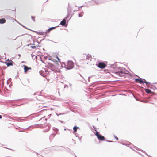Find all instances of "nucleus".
<instances>
[{
  "instance_id": "obj_16",
  "label": "nucleus",
  "mask_w": 157,
  "mask_h": 157,
  "mask_svg": "<svg viewBox=\"0 0 157 157\" xmlns=\"http://www.w3.org/2000/svg\"><path fill=\"white\" fill-rule=\"evenodd\" d=\"M27 118H28V117H22V118H19V121H21V122L24 121H25L27 119H27Z\"/></svg>"
},
{
  "instance_id": "obj_37",
  "label": "nucleus",
  "mask_w": 157,
  "mask_h": 157,
  "mask_svg": "<svg viewBox=\"0 0 157 157\" xmlns=\"http://www.w3.org/2000/svg\"><path fill=\"white\" fill-rule=\"evenodd\" d=\"M121 144H122V145H126V146H128V145H129V144H128L124 143H121Z\"/></svg>"
},
{
  "instance_id": "obj_59",
  "label": "nucleus",
  "mask_w": 157,
  "mask_h": 157,
  "mask_svg": "<svg viewBox=\"0 0 157 157\" xmlns=\"http://www.w3.org/2000/svg\"><path fill=\"white\" fill-rule=\"evenodd\" d=\"M48 60L52 61V59L51 58H50L48 59Z\"/></svg>"
},
{
  "instance_id": "obj_24",
  "label": "nucleus",
  "mask_w": 157,
  "mask_h": 157,
  "mask_svg": "<svg viewBox=\"0 0 157 157\" xmlns=\"http://www.w3.org/2000/svg\"><path fill=\"white\" fill-rule=\"evenodd\" d=\"M67 11H68V8H67ZM70 16V13H69L68 11H67V14L66 16V17L64 18V19H65V20H66L68 17H69Z\"/></svg>"
},
{
  "instance_id": "obj_33",
  "label": "nucleus",
  "mask_w": 157,
  "mask_h": 157,
  "mask_svg": "<svg viewBox=\"0 0 157 157\" xmlns=\"http://www.w3.org/2000/svg\"><path fill=\"white\" fill-rule=\"evenodd\" d=\"M31 56L32 57V58L34 60L35 58H34V55L33 54H31Z\"/></svg>"
},
{
  "instance_id": "obj_39",
  "label": "nucleus",
  "mask_w": 157,
  "mask_h": 157,
  "mask_svg": "<svg viewBox=\"0 0 157 157\" xmlns=\"http://www.w3.org/2000/svg\"><path fill=\"white\" fill-rule=\"evenodd\" d=\"M85 6H85V5H82V6L78 7V8L79 10H80V9H79L80 8H81L83 7H85Z\"/></svg>"
},
{
  "instance_id": "obj_1",
  "label": "nucleus",
  "mask_w": 157,
  "mask_h": 157,
  "mask_svg": "<svg viewBox=\"0 0 157 157\" xmlns=\"http://www.w3.org/2000/svg\"><path fill=\"white\" fill-rule=\"evenodd\" d=\"M125 68L118 67L113 71L114 73L120 77H125L126 73L125 72Z\"/></svg>"
},
{
  "instance_id": "obj_43",
  "label": "nucleus",
  "mask_w": 157,
  "mask_h": 157,
  "mask_svg": "<svg viewBox=\"0 0 157 157\" xmlns=\"http://www.w3.org/2000/svg\"><path fill=\"white\" fill-rule=\"evenodd\" d=\"M73 15V14H72L71 15V17H70V18L69 19H68V20H67V23H68V22L69 21V20H70V18L72 17V16Z\"/></svg>"
},
{
  "instance_id": "obj_5",
  "label": "nucleus",
  "mask_w": 157,
  "mask_h": 157,
  "mask_svg": "<svg viewBox=\"0 0 157 157\" xmlns=\"http://www.w3.org/2000/svg\"><path fill=\"white\" fill-rule=\"evenodd\" d=\"M14 63V62L12 60H9L8 59L5 61V64L7 65V67L13 66Z\"/></svg>"
},
{
  "instance_id": "obj_11",
  "label": "nucleus",
  "mask_w": 157,
  "mask_h": 157,
  "mask_svg": "<svg viewBox=\"0 0 157 157\" xmlns=\"http://www.w3.org/2000/svg\"><path fill=\"white\" fill-rule=\"evenodd\" d=\"M32 31H33L34 32H36L38 35H44V33H47V32H46V31H45V32H42V31L38 32L37 31H33V30Z\"/></svg>"
},
{
  "instance_id": "obj_3",
  "label": "nucleus",
  "mask_w": 157,
  "mask_h": 157,
  "mask_svg": "<svg viewBox=\"0 0 157 157\" xmlns=\"http://www.w3.org/2000/svg\"><path fill=\"white\" fill-rule=\"evenodd\" d=\"M74 63L71 60H68L67 62V66L68 67L67 70H69L73 68L74 67Z\"/></svg>"
},
{
  "instance_id": "obj_23",
  "label": "nucleus",
  "mask_w": 157,
  "mask_h": 157,
  "mask_svg": "<svg viewBox=\"0 0 157 157\" xmlns=\"http://www.w3.org/2000/svg\"><path fill=\"white\" fill-rule=\"evenodd\" d=\"M145 91L147 93H149L151 92V90L149 89H145Z\"/></svg>"
},
{
  "instance_id": "obj_12",
  "label": "nucleus",
  "mask_w": 157,
  "mask_h": 157,
  "mask_svg": "<svg viewBox=\"0 0 157 157\" xmlns=\"http://www.w3.org/2000/svg\"><path fill=\"white\" fill-rule=\"evenodd\" d=\"M53 149L57 151L61 150L62 149L60 148L63 147V146H53Z\"/></svg>"
},
{
  "instance_id": "obj_20",
  "label": "nucleus",
  "mask_w": 157,
  "mask_h": 157,
  "mask_svg": "<svg viewBox=\"0 0 157 157\" xmlns=\"http://www.w3.org/2000/svg\"><path fill=\"white\" fill-rule=\"evenodd\" d=\"M19 24L21 26H22L23 28H25V29H27L29 30H31V31H32V30H31L30 29H29L28 28H27L25 26L23 25L22 24H21V23H19Z\"/></svg>"
},
{
  "instance_id": "obj_41",
  "label": "nucleus",
  "mask_w": 157,
  "mask_h": 157,
  "mask_svg": "<svg viewBox=\"0 0 157 157\" xmlns=\"http://www.w3.org/2000/svg\"><path fill=\"white\" fill-rule=\"evenodd\" d=\"M64 65V66L63 67V68H65L67 69V68H68L67 66L65 64Z\"/></svg>"
},
{
  "instance_id": "obj_27",
  "label": "nucleus",
  "mask_w": 157,
  "mask_h": 157,
  "mask_svg": "<svg viewBox=\"0 0 157 157\" xmlns=\"http://www.w3.org/2000/svg\"><path fill=\"white\" fill-rule=\"evenodd\" d=\"M141 151L144 153L148 157H151V156L150 155H148L146 152H145V151H143V150H141Z\"/></svg>"
},
{
  "instance_id": "obj_47",
  "label": "nucleus",
  "mask_w": 157,
  "mask_h": 157,
  "mask_svg": "<svg viewBox=\"0 0 157 157\" xmlns=\"http://www.w3.org/2000/svg\"><path fill=\"white\" fill-rule=\"evenodd\" d=\"M78 16L79 17H82L83 15H81L80 14H78Z\"/></svg>"
},
{
  "instance_id": "obj_45",
  "label": "nucleus",
  "mask_w": 157,
  "mask_h": 157,
  "mask_svg": "<svg viewBox=\"0 0 157 157\" xmlns=\"http://www.w3.org/2000/svg\"><path fill=\"white\" fill-rule=\"evenodd\" d=\"M82 136H81V137H79V136H78V139H79V141L81 142H82V141H81V138L82 137Z\"/></svg>"
},
{
  "instance_id": "obj_42",
  "label": "nucleus",
  "mask_w": 157,
  "mask_h": 157,
  "mask_svg": "<svg viewBox=\"0 0 157 157\" xmlns=\"http://www.w3.org/2000/svg\"><path fill=\"white\" fill-rule=\"evenodd\" d=\"M56 115L59 116L60 115H62V114H63V113H56Z\"/></svg>"
},
{
  "instance_id": "obj_60",
  "label": "nucleus",
  "mask_w": 157,
  "mask_h": 157,
  "mask_svg": "<svg viewBox=\"0 0 157 157\" xmlns=\"http://www.w3.org/2000/svg\"><path fill=\"white\" fill-rule=\"evenodd\" d=\"M136 150H140V149L138 148L137 147H136Z\"/></svg>"
},
{
  "instance_id": "obj_21",
  "label": "nucleus",
  "mask_w": 157,
  "mask_h": 157,
  "mask_svg": "<svg viewBox=\"0 0 157 157\" xmlns=\"http://www.w3.org/2000/svg\"><path fill=\"white\" fill-rule=\"evenodd\" d=\"M24 104V103H22V104H20L19 105H18L16 103H14V104H13L12 105V106H21V105H23Z\"/></svg>"
},
{
  "instance_id": "obj_49",
  "label": "nucleus",
  "mask_w": 157,
  "mask_h": 157,
  "mask_svg": "<svg viewBox=\"0 0 157 157\" xmlns=\"http://www.w3.org/2000/svg\"><path fill=\"white\" fill-rule=\"evenodd\" d=\"M4 148L9 149V150H11L12 151H14V150H13V149H11V148H8L6 147H4Z\"/></svg>"
},
{
  "instance_id": "obj_18",
  "label": "nucleus",
  "mask_w": 157,
  "mask_h": 157,
  "mask_svg": "<svg viewBox=\"0 0 157 157\" xmlns=\"http://www.w3.org/2000/svg\"><path fill=\"white\" fill-rule=\"evenodd\" d=\"M78 128H79V127L77 126H75L73 128L74 131L76 132Z\"/></svg>"
},
{
  "instance_id": "obj_9",
  "label": "nucleus",
  "mask_w": 157,
  "mask_h": 157,
  "mask_svg": "<svg viewBox=\"0 0 157 157\" xmlns=\"http://www.w3.org/2000/svg\"><path fill=\"white\" fill-rule=\"evenodd\" d=\"M59 26V25H58L55 27H50L48 28L47 30H46V32H47V33H49L51 31L55 29L56 27H58Z\"/></svg>"
},
{
  "instance_id": "obj_46",
  "label": "nucleus",
  "mask_w": 157,
  "mask_h": 157,
  "mask_svg": "<svg viewBox=\"0 0 157 157\" xmlns=\"http://www.w3.org/2000/svg\"><path fill=\"white\" fill-rule=\"evenodd\" d=\"M106 141L107 142H113L112 141H111V140H106Z\"/></svg>"
},
{
  "instance_id": "obj_38",
  "label": "nucleus",
  "mask_w": 157,
  "mask_h": 157,
  "mask_svg": "<svg viewBox=\"0 0 157 157\" xmlns=\"http://www.w3.org/2000/svg\"><path fill=\"white\" fill-rule=\"evenodd\" d=\"M114 138L117 140H118V138L116 135H114Z\"/></svg>"
},
{
  "instance_id": "obj_19",
  "label": "nucleus",
  "mask_w": 157,
  "mask_h": 157,
  "mask_svg": "<svg viewBox=\"0 0 157 157\" xmlns=\"http://www.w3.org/2000/svg\"><path fill=\"white\" fill-rule=\"evenodd\" d=\"M53 130L56 132V134H58V131H59L58 129L53 127Z\"/></svg>"
},
{
  "instance_id": "obj_14",
  "label": "nucleus",
  "mask_w": 157,
  "mask_h": 157,
  "mask_svg": "<svg viewBox=\"0 0 157 157\" xmlns=\"http://www.w3.org/2000/svg\"><path fill=\"white\" fill-rule=\"evenodd\" d=\"M6 22V20L4 18L0 19V24H3Z\"/></svg>"
},
{
  "instance_id": "obj_40",
  "label": "nucleus",
  "mask_w": 157,
  "mask_h": 157,
  "mask_svg": "<svg viewBox=\"0 0 157 157\" xmlns=\"http://www.w3.org/2000/svg\"><path fill=\"white\" fill-rule=\"evenodd\" d=\"M50 124L49 125H48V127H50ZM50 127H49V129H48V131H46V130H44L43 131V132H47V131H49V129H50Z\"/></svg>"
},
{
  "instance_id": "obj_15",
  "label": "nucleus",
  "mask_w": 157,
  "mask_h": 157,
  "mask_svg": "<svg viewBox=\"0 0 157 157\" xmlns=\"http://www.w3.org/2000/svg\"><path fill=\"white\" fill-rule=\"evenodd\" d=\"M111 67L112 68H113V69H114V70H115L116 68H117V65L116 64H109Z\"/></svg>"
},
{
  "instance_id": "obj_13",
  "label": "nucleus",
  "mask_w": 157,
  "mask_h": 157,
  "mask_svg": "<svg viewBox=\"0 0 157 157\" xmlns=\"http://www.w3.org/2000/svg\"><path fill=\"white\" fill-rule=\"evenodd\" d=\"M92 1H94V3L96 4H98L102 3L101 0H92Z\"/></svg>"
},
{
  "instance_id": "obj_52",
  "label": "nucleus",
  "mask_w": 157,
  "mask_h": 157,
  "mask_svg": "<svg viewBox=\"0 0 157 157\" xmlns=\"http://www.w3.org/2000/svg\"><path fill=\"white\" fill-rule=\"evenodd\" d=\"M89 54L86 56V59H89Z\"/></svg>"
},
{
  "instance_id": "obj_64",
  "label": "nucleus",
  "mask_w": 157,
  "mask_h": 157,
  "mask_svg": "<svg viewBox=\"0 0 157 157\" xmlns=\"http://www.w3.org/2000/svg\"><path fill=\"white\" fill-rule=\"evenodd\" d=\"M61 64H63V65H65V63L64 62H63Z\"/></svg>"
},
{
  "instance_id": "obj_34",
  "label": "nucleus",
  "mask_w": 157,
  "mask_h": 157,
  "mask_svg": "<svg viewBox=\"0 0 157 157\" xmlns=\"http://www.w3.org/2000/svg\"><path fill=\"white\" fill-rule=\"evenodd\" d=\"M31 47L32 49H34L36 48V46H35V45H33L32 46H31Z\"/></svg>"
},
{
  "instance_id": "obj_2",
  "label": "nucleus",
  "mask_w": 157,
  "mask_h": 157,
  "mask_svg": "<svg viewBox=\"0 0 157 157\" xmlns=\"http://www.w3.org/2000/svg\"><path fill=\"white\" fill-rule=\"evenodd\" d=\"M48 63L50 69L52 71L55 72H60V70H58L56 66L52 63L48 62Z\"/></svg>"
},
{
  "instance_id": "obj_29",
  "label": "nucleus",
  "mask_w": 157,
  "mask_h": 157,
  "mask_svg": "<svg viewBox=\"0 0 157 157\" xmlns=\"http://www.w3.org/2000/svg\"><path fill=\"white\" fill-rule=\"evenodd\" d=\"M56 58L58 59V62H60V59H59V57L58 56L56 55Z\"/></svg>"
},
{
  "instance_id": "obj_26",
  "label": "nucleus",
  "mask_w": 157,
  "mask_h": 157,
  "mask_svg": "<svg viewBox=\"0 0 157 157\" xmlns=\"http://www.w3.org/2000/svg\"><path fill=\"white\" fill-rule=\"evenodd\" d=\"M42 57H44V59H47L48 57L47 56H44V55H41L40 57V59L42 58Z\"/></svg>"
},
{
  "instance_id": "obj_54",
  "label": "nucleus",
  "mask_w": 157,
  "mask_h": 157,
  "mask_svg": "<svg viewBox=\"0 0 157 157\" xmlns=\"http://www.w3.org/2000/svg\"><path fill=\"white\" fill-rule=\"evenodd\" d=\"M59 121L61 123H64V122L62 121H61V120H59Z\"/></svg>"
},
{
  "instance_id": "obj_4",
  "label": "nucleus",
  "mask_w": 157,
  "mask_h": 157,
  "mask_svg": "<svg viewBox=\"0 0 157 157\" xmlns=\"http://www.w3.org/2000/svg\"><path fill=\"white\" fill-rule=\"evenodd\" d=\"M96 65L100 68L103 69L106 66L107 64L103 62H98L97 64H96Z\"/></svg>"
},
{
  "instance_id": "obj_50",
  "label": "nucleus",
  "mask_w": 157,
  "mask_h": 157,
  "mask_svg": "<svg viewBox=\"0 0 157 157\" xmlns=\"http://www.w3.org/2000/svg\"><path fill=\"white\" fill-rule=\"evenodd\" d=\"M40 60L41 61V62L42 63H45H45L44 62V61L41 59H40Z\"/></svg>"
},
{
  "instance_id": "obj_10",
  "label": "nucleus",
  "mask_w": 157,
  "mask_h": 157,
  "mask_svg": "<svg viewBox=\"0 0 157 157\" xmlns=\"http://www.w3.org/2000/svg\"><path fill=\"white\" fill-rule=\"evenodd\" d=\"M98 136V137L97 138L99 140L101 141H105L106 140V138L100 134V136Z\"/></svg>"
},
{
  "instance_id": "obj_28",
  "label": "nucleus",
  "mask_w": 157,
  "mask_h": 157,
  "mask_svg": "<svg viewBox=\"0 0 157 157\" xmlns=\"http://www.w3.org/2000/svg\"><path fill=\"white\" fill-rule=\"evenodd\" d=\"M143 79L144 81V83H145L146 84L147 83H148L151 85V83L150 82L147 81L145 79Z\"/></svg>"
},
{
  "instance_id": "obj_51",
  "label": "nucleus",
  "mask_w": 157,
  "mask_h": 157,
  "mask_svg": "<svg viewBox=\"0 0 157 157\" xmlns=\"http://www.w3.org/2000/svg\"><path fill=\"white\" fill-rule=\"evenodd\" d=\"M70 149L69 148H67V152H70Z\"/></svg>"
},
{
  "instance_id": "obj_25",
  "label": "nucleus",
  "mask_w": 157,
  "mask_h": 157,
  "mask_svg": "<svg viewBox=\"0 0 157 157\" xmlns=\"http://www.w3.org/2000/svg\"><path fill=\"white\" fill-rule=\"evenodd\" d=\"M79 80L81 81L82 82L85 83L86 81L85 80V79L84 78H82V79H80Z\"/></svg>"
},
{
  "instance_id": "obj_44",
  "label": "nucleus",
  "mask_w": 157,
  "mask_h": 157,
  "mask_svg": "<svg viewBox=\"0 0 157 157\" xmlns=\"http://www.w3.org/2000/svg\"><path fill=\"white\" fill-rule=\"evenodd\" d=\"M45 67L46 68H48V69H50V67L49 65L48 64V65H46L45 66Z\"/></svg>"
},
{
  "instance_id": "obj_62",
  "label": "nucleus",
  "mask_w": 157,
  "mask_h": 157,
  "mask_svg": "<svg viewBox=\"0 0 157 157\" xmlns=\"http://www.w3.org/2000/svg\"><path fill=\"white\" fill-rule=\"evenodd\" d=\"M63 65L62 64H61V68H63Z\"/></svg>"
},
{
  "instance_id": "obj_22",
  "label": "nucleus",
  "mask_w": 157,
  "mask_h": 157,
  "mask_svg": "<svg viewBox=\"0 0 157 157\" xmlns=\"http://www.w3.org/2000/svg\"><path fill=\"white\" fill-rule=\"evenodd\" d=\"M56 134H51V135H50V136H49V139H52V138H53L55 136H56Z\"/></svg>"
},
{
  "instance_id": "obj_61",
  "label": "nucleus",
  "mask_w": 157,
  "mask_h": 157,
  "mask_svg": "<svg viewBox=\"0 0 157 157\" xmlns=\"http://www.w3.org/2000/svg\"><path fill=\"white\" fill-rule=\"evenodd\" d=\"M152 85H151V86H149V87L150 88H151V89H152Z\"/></svg>"
},
{
  "instance_id": "obj_57",
  "label": "nucleus",
  "mask_w": 157,
  "mask_h": 157,
  "mask_svg": "<svg viewBox=\"0 0 157 157\" xmlns=\"http://www.w3.org/2000/svg\"><path fill=\"white\" fill-rule=\"evenodd\" d=\"M37 56H35V55H34V58H35V59H36L37 58Z\"/></svg>"
},
{
  "instance_id": "obj_53",
  "label": "nucleus",
  "mask_w": 157,
  "mask_h": 157,
  "mask_svg": "<svg viewBox=\"0 0 157 157\" xmlns=\"http://www.w3.org/2000/svg\"><path fill=\"white\" fill-rule=\"evenodd\" d=\"M35 42H36L35 41V42H33V43L32 44V45H35Z\"/></svg>"
},
{
  "instance_id": "obj_63",
  "label": "nucleus",
  "mask_w": 157,
  "mask_h": 157,
  "mask_svg": "<svg viewBox=\"0 0 157 157\" xmlns=\"http://www.w3.org/2000/svg\"><path fill=\"white\" fill-rule=\"evenodd\" d=\"M42 117L41 118H40V121L43 118H44V117Z\"/></svg>"
},
{
  "instance_id": "obj_48",
  "label": "nucleus",
  "mask_w": 157,
  "mask_h": 157,
  "mask_svg": "<svg viewBox=\"0 0 157 157\" xmlns=\"http://www.w3.org/2000/svg\"><path fill=\"white\" fill-rule=\"evenodd\" d=\"M52 61L53 62H54L55 61H56V62H58V61L57 60H56V59H52Z\"/></svg>"
},
{
  "instance_id": "obj_31",
  "label": "nucleus",
  "mask_w": 157,
  "mask_h": 157,
  "mask_svg": "<svg viewBox=\"0 0 157 157\" xmlns=\"http://www.w3.org/2000/svg\"><path fill=\"white\" fill-rule=\"evenodd\" d=\"M35 16H31V18L35 22Z\"/></svg>"
},
{
  "instance_id": "obj_58",
  "label": "nucleus",
  "mask_w": 157,
  "mask_h": 157,
  "mask_svg": "<svg viewBox=\"0 0 157 157\" xmlns=\"http://www.w3.org/2000/svg\"><path fill=\"white\" fill-rule=\"evenodd\" d=\"M32 45V44L30 43V44H28L27 45V46H29L30 45Z\"/></svg>"
},
{
  "instance_id": "obj_55",
  "label": "nucleus",
  "mask_w": 157,
  "mask_h": 157,
  "mask_svg": "<svg viewBox=\"0 0 157 157\" xmlns=\"http://www.w3.org/2000/svg\"><path fill=\"white\" fill-rule=\"evenodd\" d=\"M36 47H40L41 46H40V45H39V44H37V45H36Z\"/></svg>"
},
{
  "instance_id": "obj_6",
  "label": "nucleus",
  "mask_w": 157,
  "mask_h": 157,
  "mask_svg": "<svg viewBox=\"0 0 157 157\" xmlns=\"http://www.w3.org/2000/svg\"><path fill=\"white\" fill-rule=\"evenodd\" d=\"M66 20H65V19L63 18V20L60 22V25H61L62 26H64L65 27H67V24L66 25H65L66 23Z\"/></svg>"
},
{
  "instance_id": "obj_30",
  "label": "nucleus",
  "mask_w": 157,
  "mask_h": 157,
  "mask_svg": "<svg viewBox=\"0 0 157 157\" xmlns=\"http://www.w3.org/2000/svg\"><path fill=\"white\" fill-rule=\"evenodd\" d=\"M93 2H94V1H92L91 0V1H90V2H89V3L90 4V5L91 6H92L94 5V2L93 3Z\"/></svg>"
},
{
  "instance_id": "obj_8",
  "label": "nucleus",
  "mask_w": 157,
  "mask_h": 157,
  "mask_svg": "<svg viewBox=\"0 0 157 157\" xmlns=\"http://www.w3.org/2000/svg\"><path fill=\"white\" fill-rule=\"evenodd\" d=\"M143 78H135V81L136 82H137L138 81V82L140 84H142L143 83H144V81L143 79Z\"/></svg>"
},
{
  "instance_id": "obj_7",
  "label": "nucleus",
  "mask_w": 157,
  "mask_h": 157,
  "mask_svg": "<svg viewBox=\"0 0 157 157\" xmlns=\"http://www.w3.org/2000/svg\"><path fill=\"white\" fill-rule=\"evenodd\" d=\"M23 67H24V72L25 73H26L29 70H31V68L25 65H23Z\"/></svg>"
},
{
  "instance_id": "obj_36",
  "label": "nucleus",
  "mask_w": 157,
  "mask_h": 157,
  "mask_svg": "<svg viewBox=\"0 0 157 157\" xmlns=\"http://www.w3.org/2000/svg\"><path fill=\"white\" fill-rule=\"evenodd\" d=\"M22 99H17V100H11L9 102L10 103H12V101H17V100H21Z\"/></svg>"
},
{
  "instance_id": "obj_56",
  "label": "nucleus",
  "mask_w": 157,
  "mask_h": 157,
  "mask_svg": "<svg viewBox=\"0 0 157 157\" xmlns=\"http://www.w3.org/2000/svg\"><path fill=\"white\" fill-rule=\"evenodd\" d=\"M84 13V12L83 11H82L81 12V14H82V15H83V14Z\"/></svg>"
},
{
  "instance_id": "obj_32",
  "label": "nucleus",
  "mask_w": 157,
  "mask_h": 157,
  "mask_svg": "<svg viewBox=\"0 0 157 157\" xmlns=\"http://www.w3.org/2000/svg\"><path fill=\"white\" fill-rule=\"evenodd\" d=\"M45 39V38H44L41 40H40V41H37V43L39 44H40L41 42L43 41V40H44Z\"/></svg>"
},
{
  "instance_id": "obj_17",
  "label": "nucleus",
  "mask_w": 157,
  "mask_h": 157,
  "mask_svg": "<svg viewBox=\"0 0 157 157\" xmlns=\"http://www.w3.org/2000/svg\"><path fill=\"white\" fill-rule=\"evenodd\" d=\"M94 130V131H96L95 133V136H96L97 138H98V136H100V134H99V132L97 131L96 128H95Z\"/></svg>"
},
{
  "instance_id": "obj_35",
  "label": "nucleus",
  "mask_w": 157,
  "mask_h": 157,
  "mask_svg": "<svg viewBox=\"0 0 157 157\" xmlns=\"http://www.w3.org/2000/svg\"><path fill=\"white\" fill-rule=\"evenodd\" d=\"M43 72H44V71H43V70H40V71H39V73H40V75L41 76L42 75V73H43Z\"/></svg>"
}]
</instances>
